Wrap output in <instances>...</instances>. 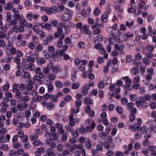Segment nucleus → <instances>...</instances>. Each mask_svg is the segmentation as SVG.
Masks as SVG:
<instances>
[{
    "instance_id": "f704fd0d",
    "label": "nucleus",
    "mask_w": 156,
    "mask_h": 156,
    "mask_svg": "<svg viewBox=\"0 0 156 156\" xmlns=\"http://www.w3.org/2000/svg\"><path fill=\"white\" fill-rule=\"evenodd\" d=\"M103 37L101 35H99L97 37H96L94 40V41L95 43L101 41Z\"/></svg>"
},
{
    "instance_id": "a19ab883",
    "label": "nucleus",
    "mask_w": 156,
    "mask_h": 156,
    "mask_svg": "<svg viewBox=\"0 0 156 156\" xmlns=\"http://www.w3.org/2000/svg\"><path fill=\"white\" fill-rule=\"evenodd\" d=\"M28 47L30 49L33 50L35 48L36 45L35 44H34L33 43L30 42L28 44Z\"/></svg>"
},
{
    "instance_id": "c756f323",
    "label": "nucleus",
    "mask_w": 156,
    "mask_h": 156,
    "mask_svg": "<svg viewBox=\"0 0 156 156\" xmlns=\"http://www.w3.org/2000/svg\"><path fill=\"white\" fill-rule=\"evenodd\" d=\"M126 38L127 39L128 38H130L133 36L134 34L131 31H129L126 33H125Z\"/></svg>"
},
{
    "instance_id": "8fccbe9b",
    "label": "nucleus",
    "mask_w": 156,
    "mask_h": 156,
    "mask_svg": "<svg viewBox=\"0 0 156 156\" xmlns=\"http://www.w3.org/2000/svg\"><path fill=\"white\" fill-rule=\"evenodd\" d=\"M15 97L18 99L22 98V95L21 92L18 91L17 92H16Z\"/></svg>"
},
{
    "instance_id": "0e129e2a",
    "label": "nucleus",
    "mask_w": 156,
    "mask_h": 156,
    "mask_svg": "<svg viewBox=\"0 0 156 156\" xmlns=\"http://www.w3.org/2000/svg\"><path fill=\"white\" fill-rule=\"evenodd\" d=\"M153 55L152 53L151 52H148L146 53V56L149 59H151L153 57Z\"/></svg>"
},
{
    "instance_id": "c03bdc74",
    "label": "nucleus",
    "mask_w": 156,
    "mask_h": 156,
    "mask_svg": "<svg viewBox=\"0 0 156 156\" xmlns=\"http://www.w3.org/2000/svg\"><path fill=\"white\" fill-rule=\"evenodd\" d=\"M142 62L146 65H148L150 64V61L146 58H144L142 60Z\"/></svg>"
},
{
    "instance_id": "bf43d9fd",
    "label": "nucleus",
    "mask_w": 156,
    "mask_h": 156,
    "mask_svg": "<svg viewBox=\"0 0 156 156\" xmlns=\"http://www.w3.org/2000/svg\"><path fill=\"white\" fill-rule=\"evenodd\" d=\"M48 91L49 92H51L54 89V86L51 84H49L48 87Z\"/></svg>"
},
{
    "instance_id": "0eeeda50",
    "label": "nucleus",
    "mask_w": 156,
    "mask_h": 156,
    "mask_svg": "<svg viewBox=\"0 0 156 156\" xmlns=\"http://www.w3.org/2000/svg\"><path fill=\"white\" fill-rule=\"evenodd\" d=\"M13 4L12 2H9L8 3L3 5L5 10H10L13 9Z\"/></svg>"
},
{
    "instance_id": "6e6d98bb",
    "label": "nucleus",
    "mask_w": 156,
    "mask_h": 156,
    "mask_svg": "<svg viewBox=\"0 0 156 156\" xmlns=\"http://www.w3.org/2000/svg\"><path fill=\"white\" fill-rule=\"evenodd\" d=\"M116 110L119 114H122L123 113V109L120 106H117L116 108Z\"/></svg>"
},
{
    "instance_id": "49530a36",
    "label": "nucleus",
    "mask_w": 156,
    "mask_h": 156,
    "mask_svg": "<svg viewBox=\"0 0 156 156\" xmlns=\"http://www.w3.org/2000/svg\"><path fill=\"white\" fill-rule=\"evenodd\" d=\"M135 58L136 60H139L142 58V55L140 53H138L135 55Z\"/></svg>"
},
{
    "instance_id": "a18cd8bd",
    "label": "nucleus",
    "mask_w": 156,
    "mask_h": 156,
    "mask_svg": "<svg viewBox=\"0 0 156 156\" xmlns=\"http://www.w3.org/2000/svg\"><path fill=\"white\" fill-rule=\"evenodd\" d=\"M80 86V84L78 83H74L72 85V88L74 90L78 89Z\"/></svg>"
},
{
    "instance_id": "412c9836",
    "label": "nucleus",
    "mask_w": 156,
    "mask_h": 156,
    "mask_svg": "<svg viewBox=\"0 0 156 156\" xmlns=\"http://www.w3.org/2000/svg\"><path fill=\"white\" fill-rule=\"evenodd\" d=\"M84 102L86 105L92 104L93 103V101L89 98L87 97L85 99Z\"/></svg>"
},
{
    "instance_id": "72a5a7b5",
    "label": "nucleus",
    "mask_w": 156,
    "mask_h": 156,
    "mask_svg": "<svg viewBox=\"0 0 156 156\" xmlns=\"http://www.w3.org/2000/svg\"><path fill=\"white\" fill-rule=\"evenodd\" d=\"M117 38H114L112 37H109L108 39L109 43L113 45L114 43L117 42Z\"/></svg>"
},
{
    "instance_id": "ea45409f",
    "label": "nucleus",
    "mask_w": 156,
    "mask_h": 156,
    "mask_svg": "<svg viewBox=\"0 0 156 156\" xmlns=\"http://www.w3.org/2000/svg\"><path fill=\"white\" fill-rule=\"evenodd\" d=\"M79 111V108L76 107V108H73L71 110V115L73 116V114H75L76 113H78Z\"/></svg>"
},
{
    "instance_id": "37998d69",
    "label": "nucleus",
    "mask_w": 156,
    "mask_h": 156,
    "mask_svg": "<svg viewBox=\"0 0 156 156\" xmlns=\"http://www.w3.org/2000/svg\"><path fill=\"white\" fill-rule=\"evenodd\" d=\"M108 17V14L105 13L102 15L101 16V20L102 22L104 23L107 21V19Z\"/></svg>"
},
{
    "instance_id": "7c9ffc66",
    "label": "nucleus",
    "mask_w": 156,
    "mask_h": 156,
    "mask_svg": "<svg viewBox=\"0 0 156 156\" xmlns=\"http://www.w3.org/2000/svg\"><path fill=\"white\" fill-rule=\"evenodd\" d=\"M19 87V85L18 84L16 83H15L14 84L13 86V89L12 90V92L13 93H15L16 92H17L19 90V89L18 88V87Z\"/></svg>"
},
{
    "instance_id": "f3484780",
    "label": "nucleus",
    "mask_w": 156,
    "mask_h": 156,
    "mask_svg": "<svg viewBox=\"0 0 156 156\" xmlns=\"http://www.w3.org/2000/svg\"><path fill=\"white\" fill-rule=\"evenodd\" d=\"M115 49H117L119 51H122L124 48V46L122 44L118 45L117 44L114 45Z\"/></svg>"
},
{
    "instance_id": "864d4df0",
    "label": "nucleus",
    "mask_w": 156,
    "mask_h": 156,
    "mask_svg": "<svg viewBox=\"0 0 156 156\" xmlns=\"http://www.w3.org/2000/svg\"><path fill=\"white\" fill-rule=\"evenodd\" d=\"M13 17L14 19L17 20V21L18 20H20L21 18V15L18 13L14 14Z\"/></svg>"
},
{
    "instance_id": "aec40b11",
    "label": "nucleus",
    "mask_w": 156,
    "mask_h": 156,
    "mask_svg": "<svg viewBox=\"0 0 156 156\" xmlns=\"http://www.w3.org/2000/svg\"><path fill=\"white\" fill-rule=\"evenodd\" d=\"M36 34H38L41 38H44L46 37L45 33L42 30H39Z\"/></svg>"
},
{
    "instance_id": "4d7b16f0",
    "label": "nucleus",
    "mask_w": 156,
    "mask_h": 156,
    "mask_svg": "<svg viewBox=\"0 0 156 156\" xmlns=\"http://www.w3.org/2000/svg\"><path fill=\"white\" fill-rule=\"evenodd\" d=\"M16 152L14 150H10L9 151V153L7 156H13L16 154Z\"/></svg>"
},
{
    "instance_id": "423d86ee",
    "label": "nucleus",
    "mask_w": 156,
    "mask_h": 156,
    "mask_svg": "<svg viewBox=\"0 0 156 156\" xmlns=\"http://www.w3.org/2000/svg\"><path fill=\"white\" fill-rule=\"evenodd\" d=\"M96 125L94 121L92 120L91 124V126H87L85 128L86 131L90 132L92 131L93 129H94L96 127Z\"/></svg>"
},
{
    "instance_id": "e433bc0d",
    "label": "nucleus",
    "mask_w": 156,
    "mask_h": 156,
    "mask_svg": "<svg viewBox=\"0 0 156 156\" xmlns=\"http://www.w3.org/2000/svg\"><path fill=\"white\" fill-rule=\"evenodd\" d=\"M44 28L48 30H51L52 28L51 25L48 23H46L44 25Z\"/></svg>"
},
{
    "instance_id": "de8ad7c7",
    "label": "nucleus",
    "mask_w": 156,
    "mask_h": 156,
    "mask_svg": "<svg viewBox=\"0 0 156 156\" xmlns=\"http://www.w3.org/2000/svg\"><path fill=\"white\" fill-rule=\"evenodd\" d=\"M14 60L16 63L17 64H19L21 62L20 57L18 55H17L14 58Z\"/></svg>"
},
{
    "instance_id": "ddd939ff",
    "label": "nucleus",
    "mask_w": 156,
    "mask_h": 156,
    "mask_svg": "<svg viewBox=\"0 0 156 156\" xmlns=\"http://www.w3.org/2000/svg\"><path fill=\"white\" fill-rule=\"evenodd\" d=\"M31 77L30 74L27 72H24L23 73L21 76L22 78H25L26 79H30Z\"/></svg>"
},
{
    "instance_id": "4468645a",
    "label": "nucleus",
    "mask_w": 156,
    "mask_h": 156,
    "mask_svg": "<svg viewBox=\"0 0 156 156\" xmlns=\"http://www.w3.org/2000/svg\"><path fill=\"white\" fill-rule=\"evenodd\" d=\"M16 44L18 47H25L27 45V43L26 41L21 40L17 42Z\"/></svg>"
},
{
    "instance_id": "5701e85b",
    "label": "nucleus",
    "mask_w": 156,
    "mask_h": 156,
    "mask_svg": "<svg viewBox=\"0 0 156 156\" xmlns=\"http://www.w3.org/2000/svg\"><path fill=\"white\" fill-rule=\"evenodd\" d=\"M45 151L43 147L38 148L37 149V151L34 152L35 154H41Z\"/></svg>"
},
{
    "instance_id": "9b49d317",
    "label": "nucleus",
    "mask_w": 156,
    "mask_h": 156,
    "mask_svg": "<svg viewBox=\"0 0 156 156\" xmlns=\"http://www.w3.org/2000/svg\"><path fill=\"white\" fill-rule=\"evenodd\" d=\"M52 58L55 61H58L61 58V56L56 51L53 54Z\"/></svg>"
},
{
    "instance_id": "1a4fd4ad",
    "label": "nucleus",
    "mask_w": 156,
    "mask_h": 156,
    "mask_svg": "<svg viewBox=\"0 0 156 156\" xmlns=\"http://www.w3.org/2000/svg\"><path fill=\"white\" fill-rule=\"evenodd\" d=\"M34 24L32 27V30L35 32V33L37 32L39 30V27L40 26V23L35 21L34 23Z\"/></svg>"
},
{
    "instance_id": "69168bd1",
    "label": "nucleus",
    "mask_w": 156,
    "mask_h": 156,
    "mask_svg": "<svg viewBox=\"0 0 156 156\" xmlns=\"http://www.w3.org/2000/svg\"><path fill=\"white\" fill-rule=\"evenodd\" d=\"M97 61L99 64H101L104 62V58L102 57H99L97 59Z\"/></svg>"
},
{
    "instance_id": "4be33fe9",
    "label": "nucleus",
    "mask_w": 156,
    "mask_h": 156,
    "mask_svg": "<svg viewBox=\"0 0 156 156\" xmlns=\"http://www.w3.org/2000/svg\"><path fill=\"white\" fill-rule=\"evenodd\" d=\"M70 122L69 125L72 126H73L75 125V122L74 121L73 119V115H70L69 117Z\"/></svg>"
},
{
    "instance_id": "b1692460",
    "label": "nucleus",
    "mask_w": 156,
    "mask_h": 156,
    "mask_svg": "<svg viewBox=\"0 0 156 156\" xmlns=\"http://www.w3.org/2000/svg\"><path fill=\"white\" fill-rule=\"evenodd\" d=\"M46 153L47 155L48 156H55V154L50 149H48L46 151Z\"/></svg>"
},
{
    "instance_id": "2eb2a0df",
    "label": "nucleus",
    "mask_w": 156,
    "mask_h": 156,
    "mask_svg": "<svg viewBox=\"0 0 156 156\" xmlns=\"http://www.w3.org/2000/svg\"><path fill=\"white\" fill-rule=\"evenodd\" d=\"M55 106V104L52 102H50L48 103L47 102L46 107L49 110L53 109L54 108Z\"/></svg>"
},
{
    "instance_id": "2f4dec72",
    "label": "nucleus",
    "mask_w": 156,
    "mask_h": 156,
    "mask_svg": "<svg viewBox=\"0 0 156 156\" xmlns=\"http://www.w3.org/2000/svg\"><path fill=\"white\" fill-rule=\"evenodd\" d=\"M104 145L106 148L108 149L109 148V147H110L111 148H113L115 146V144H112V145H111L110 146L108 143L105 142L104 143Z\"/></svg>"
},
{
    "instance_id": "a878e982",
    "label": "nucleus",
    "mask_w": 156,
    "mask_h": 156,
    "mask_svg": "<svg viewBox=\"0 0 156 156\" xmlns=\"http://www.w3.org/2000/svg\"><path fill=\"white\" fill-rule=\"evenodd\" d=\"M18 23L17 20L14 19V20L9 21V25L11 26L15 27L16 26Z\"/></svg>"
},
{
    "instance_id": "f257e3e1",
    "label": "nucleus",
    "mask_w": 156,
    "mask_h": 156,
    "mask_svg": "<svg viewBox=\"0 0 156 156\" xmlns=\"http://www.w3.org/2000/svg\"><path fill=\"white\" fill-rule=\"evenodd\" d=\"M66 10L67 12H65L61 16L62 20L65 22L69 20L73 15L72 12L69 9H66Z\"/></svg>"
},
{
    "instance_id": "cd10ccee",
    "label": "nucleus",
    "mask_w": 156,
    "mask_h": 156,
    "mask_svg": "<svg viewBox=\"0 0 156 156\" xmlns=\"http://www.w3.org/2000/svg\"><path fill=\"white\" fill-rule=\"evenodd\" d=\"M151 98V96L149 94H146L144 95L142 98L143 100L145 102V101H150Z\"/></svg>"
},
{
    "instance_id": "7ed1b4c3",
    "label": "nucleus",
    "mask_w": 156,
    "mask_h": 156,
    "mask_svg": "<svg viewBox=\"0 0 156 156\" xmlns=\"http://www.w3.org/2000/svg\"><path fill=\"white\" fill-rule=\"evenodd\" d=\"M12 58V55L11 54H9L5 57L1 58L0 59V62L2 63L6 62L8 63H10L11 62Z\"/></svg>"
},
{
    "instance_id": "680f3d73",
    "label": "nucleus",
    "mask_w": 156,
    "mask_h": 156,
    "mask_svg": "<svg viewBox=\"0 0 156 156\" xmlns=\"http://www.w3.org/2000/svg\"><path fill=\"white\" fill-rule=\"evenodd\" d=\"M124 88L126 89V90H131L133 88L130 86V84H126L123 86Z\"/></svg>"
},
{
    "instance_id": "3c124183",
    "label": "nucleus",
    "mask_w": 156,
    "mask_h": 156,
    "mask_svg": "<svg viewBox=\"0 0 156 156\" xmlns=\"http://www.w3.org/2000/svg\"><path fill=\"white\" fill-rule=\"evenodd\" d=\"M30 100V97L27 95L24 96L22 98V100L24 102H27L29 101Z\"/></svg>"
},
{
    "instance_id": "a211bd4d",
    "label": "nucleus",
    "mask_w": 156,
    "mask_h": 156,
    "mask_svg": "<svg viewBox=\"0 0 156 156\" xmlns=\"http://www.w3.org/2000/svg\"><path fill=\"white\" fill-rule=\"evenodd\" d=\"M27 68L29 71H34L35 68V66L34 64L32 63H29L27 65Z\"/></svg>"
},
{
    "instance_id": "e2e57ef3",
    "label": "nucleus",
    "mask_w": 156,
    "mask_h": 156,
    "mask_svg": "<svg viewBox=\"0 0 156 156\" xmlns=\"http://www.w3.org/2000/svg\"><path fill=\"white\" fill-rule=\"evenodd\" d=\"M7 132V129L5 128H3L1 129H0V134L2 135H4Z\"/></svg>"
},
{
    "instance_id": "6ab92c4d",
    "label": "nucleus",
    "mask_w": 156,
    "mask_h": 156,
    "mask_svg": "<svg viewBox=\"0 0 156 156\" xmlns=\"http://www.w3.org/2000/svg\"><path fill=\"white\" fill-rule=\"evenodd\" d=\"M60 69V66L57 65L52 68V71L53 73H57L59 71Z\"/></svg>"
},
{
    "instance_id": "774afa93",
    "label": "nucleus",
    "mask_w": 156,
    "mask_h": 156,
    "mask_svg": "<svg viewBox=\"0 0 156 156\" xmlns=\"http://www.w3.org/2000/svg\"><path fill=\"white\" fill-rule=\"evenodd\" d=\"M16 152V153L18 154V155H22L23 154L24 152V150L23 148H20L18 149Z\"/></svg>"
},
{
    "instance_id": "393cba45",
    "label": "nucleus",
    "mask_w": 156,
    "mask_h": 156,
    "mask_svg": "<svg viewBox=\"0 0 156 156\" xmlns=\"http://www.w3.org/2000/svg\"><path fill=\"white\" fill-rule=\"evenodd\" d=\"M114 8L116 11L119 13H122L123 12V9H122L119 5H115Z\"/></svg>"
},
{
    "instance_id": "052dcab7",
    "label": "nucleus",
    "mask_w": 156,
    "mask_h": 156,
    "mask_svg": "<svg viewBox=\"0 0 156 156\" xmlns=\"http://www.w3.org/2000/svg\"><path fill=\"white\" fill-rule=\"evenodd\" d=\"M51 9L52 13L55 14L57 12L58 9L56 6H52L51 7Z\"/></svg>"
},
{
    "instance_id": "09e8293b",
    "label": "nucleus",
    "mask_w": 156,
    "mask_h": 156,
    "mask_svg": "<svg viewBox=\"0 0 156 156\" xmlns=\"http://www.w3.org/2000/svg\"><path fill=\"white\" fill-rule=\"evenodd\" d=\"M30 138L32 141L37 140L38 138V136L34 134H32L30 136Z\"/></svg>"
},
{
    "instance_id": "9d476101",
    "label": "nucleus",
    "mask_w": 156,
    "mask_h": 156,
    "mask_svg": "<svg viewBox=\"0 0 156 156\" xmlns=\"http://www.w3.org/2000/svg\"><path fill=\"white\" fill-rule=\"evenodd\" d=\"M8 34L7 35L5 34L4 32L1 31V32H0V38H6L7 39H9L10 34L9 31H8Z\"/></svg>"
},
{
    "instance_id": "4c0bfd02",
    "label": "nucleus",
    "mask_w": 156,
    "mask_h": 156,
    "mask_svg": "<svg viewBox=\"0 0 156 156\" xmlns=\"http://www.w3.org/2000/svg\"><path fill=\"white\" fill-rule=\"evenodd\" d=\"M100 13V8L98 7H97L94 11V15L96 16H98L99 15Z\"/></svg>"
},
{
    "instance_id": "20e7f679",
    "label": "nucleus",
    "mask_w": 156,
    "mask_h": 156,
    "mask_svg": "<svg viewBox=\"0 0 156 156\" xmlns=\"http://www.w3.org/2000/svg\"><path fill=\"white\" fill-rule=\"evenodd\" d=\"M134 105L133 103L130 102L127 105V108L128 110L131 112V113L135 114L136 112V109L133 107Z\"/></svg>"
},
{
    "instance_id": "c9c22d12",
    "label": "nucleus",
    "mask_w": 156,
    "mask_h": 156,
    "mask_svg": "<svg viewBox=\"0 0 156 156\" xmlns=\"http://www.w3.org/2000/svg\"><path fill=\"white\" fill-rule=\"evenodd\" d=\"M34 15V14L31 13H28L26 16V18L30 22L33 19Z\"/></svg>"
},
{
    "instance_id": "5fc2aeb1",
    "label": "nucleus",
    "mask_w": 156,
    "mask_h": 156,
    "mask_svg": "<svg viewBox=\"0 0 156 156\" xmlns=\"http://www.w3.org/2000/svg\"><path fill=\"white\" fill-rule=\"evenodd\" d=\"M17 107L18 110L22 111L24 109L22 103H20L17 105Z\"/></svg>"
},
{
    "instance_id": "338daca9",
    "label": "nucleus",
    "mask_w": 156,
    "mask_h": 156,
    "mask_svg": "<svg viewBox=\"0 0 156 156\" xmlns=\"http://www.w3.org/2000/svg\"><path fill=\"white\" fill-rule=\"evenodd\" d=\"M64 100L66 102L71 101L72 99V97L70 95H68L64 97Z\"/></svg>"
},
{
    "instance_id": "13d9d810",
    "label": "nucleus",
    "mask_w": 156,
    "mask_h": 156,
    "mask_svg": "<svg viewBox=\"0 0 156 156\" xmlns=\"http://www.w3.org/2000/svg\"><path fill=\"white\" fill-rule=\"evenodd\" d=\"M129 97L131 100L133 101H135L137 98V96L136 95L134 94H130L129 96Z\"/></svg>"
},
{
    "instance_id": "c85d7f7f",
    "label": "nucleus",
    "mask_w": 156,
    "mask_h": 156,
    "mask_svg": "<svg viewBox=\"0 0 156 156\" xmlns=\"http://www.w3.org/2000/svg\"><path fill=\"white\" fill-rule=\"evenodd\" d=\"M0 149L3 151H7L9 150V148L7 144H4L0 145Z\"/></svg>"
},
{
    "instance_id": "f8f14e48",
    "label": "nucleus",
    "mask_w": 156,
    "mask_h": 156,
    "mask_svg": "<svg viewBox=\"0 0 156 156\" xmlns=\"http://www.w3.org/2000/svg\"><path fill=\"white\" fill-rule=\"evenodd\" d=\"M37 63L39 65H41L44 64L46 62V59L44 58H37L36 59Z\"/></svg>"
},
{
    "instance_id": "58836bf2",
    "label": "nucleus",
    "mask_w": 156,
    "mask_h": 156,
    "mask_svg": "<svg viewBox=\"0 0 156 156\" xmlns=\"http://www.w3.org/2000/svg\"><path fill=\"white\" fill-rule=\"evenodd\" d=\"M10 87V85L9 83H7L4 85L2 86V89L3 91H6L8 90Z\"/></svg>"
},
{
    "instance_id": "6e6552de",
    "label": "nucleus",
    "mask_w": 156,
    "mask_h": 156,
    "mask_svg": "<svg viewBox=\"0 0 156 156\" xmlns=\"http://www.w3.org/2000/svg\"><path fill=\"white\" fill-rule=\"evenodd\" d=\"M127 40L125 34H120L118 36V42L121 43Z\"/></svg>"
},
{
    "instance_id": "dca6fc26",
    "label": "nucleus",
    "mask_w": 156,
    "mask_h": 156,
    "mask_svg": "<svg viewBox=\"0 0 156 156\" xmlns=\"http://www.w3.org/2000/svg\"><path fill=\"white\" fill-rule=\"evenodd\" d=\"M43 74L42 73H41L35 75L34 77V78L36 80L39 81L41 79L43 78Z\"/></svg>"
},
{
    "instance_id": "f03ea898",
    "label": "nucleus",
    "mask_w": 156,
    "mask_h": 156,
    "mask_svg": "<svg viewBox=\"0 0 156 156\" xmlns=\"http://www.w3.org/2000/svg\"><path fill=\"white\" fill-rule=\"evenodd\" d=\"M54 37L55 38H58L60 37V39H63L65 36V35L63 34V30L61 27H58L57 31L54 34Z\"/></svg>"
},
{
    "instance_id": "473e14b6",
    "label": "nucleus",
    "mask_w": 156,
    "mask_h": 156,
    "mask_svg": "<svg viewBox=\"0 0 156 156\" xmlns=\"http://www.w3.org/2000/svg\"><path fill=\"white\" fill-rule=\"evenodd\" d=\"M55 84L57 87L59 88H62L63 85V84L61 81L58 80L55 81Z\"/></svg>"
},
{
    "instance_id": "79ce46f5",
    "label": "nucleus",
    "mask_w": 156,
    "mask_h": 156,
    "mask_svg": "<svg viewBox=\"0 0 156 156\" xmlns=\"http://www.w3.org/2000/svg\"><path fill=\"white\" fill-rule=\"evenodd\" d=\"M144 102V101L142 99V100L137 101H136V105L137 107H140L142 105L143 103Z\"/></svg>"
},
{
    "instance_id": "39448f33",
    "label": "nucleus",
    "mask_w": 156,
    "mask_h": 156,
    "mask_svg": "<svg viewBox=\"0 0 156 156\" xmlns=\"http://www.w3.org/2000/svg\"><path fill=\"white\" fill-rule=\"evenodd\" d=\"M89 26L87 25H84L81 29V31L82 33L86 34H89L90 33V31L89 29Z\"/></svg>"
},
{
    "instance_id": "bb28decb",
    "label": "nucleus",
    "mask_w": 156,
    "mask_h": 156,
    "mask_svg": "<svg viewBox=\"0 0 156 156\" xmlns=\"http://www.w3.org/2000/svg\"><path fill=\"white\" fill-rule=\"evenodd\" d=\"M33 83L32 80H30L28 82V84L27 85V90H30L33 88Z\"/></svg>"
},
{
    "instance_id": "603ef678",
    "label": "nucleus",
    "mask_w": 156,
    "mask_h": 156,
    "mask_svg": "<svg viewBox=\"0 0 156 156\" xmlns=\"http://www.w3.org/2000/svg\"><path fill=\"white\" fill-rule=\"evenodd\" d=\"M19 138H22L24 135V132L23 130H20L17 132L16 135Z\"/></svg>"
}]
</instances>
